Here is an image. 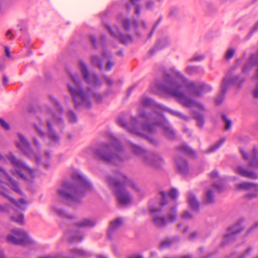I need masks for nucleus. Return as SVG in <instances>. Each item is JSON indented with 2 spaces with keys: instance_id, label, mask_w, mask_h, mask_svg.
Returning a JSON list of instances; mask_svg holds the SVG:
<instances>
[{
  "instance_id": "e433bc0d",
  "label": "nucleus",
  "mask_w": 258,
  "mask_h": 258,
  "mask_svg": "<svg viewBox=\"0 0 258 258\" xmlns=\"http://www.w3.org/2000/svg\"><path fill=\"white\" fill-rule=\"evenodd\" d=\"M91 62L94 66H96L101 70L103 68V64L100 58L97 55H92L91 56Z\"/></svg>"
},
{
  "instance_id": "a19ab883",
  "label": "nucleus",
  "mask_w": 258,
  "mask_h": 258,
  "mask_svg": "<svg viewBox=\"0 0 258 258\" xmlns=\"http://www.w3.org/2000/svg\"><path fill=\"white\" fill-rule=\"evenodd\" d=\"M68 119L71 123H74L77 122L78 118L75 112L72 110H69L68 112Z\"/></svg>"
},
{
  "instance_id": "7c9ffc66",
  "label": "nucleus",
  "mask_w": 258,
  "mask_h": 258,
  "mask_svg": "<svg viewBox=\"0 0 258 258\" xmlns=\"http://www.w3.org/2000/svg\"><path fill=\"white\" fill-rule=\"evenodd\" d=\"M187 201L189 206L192 210L196 211L199 208V203L195 196L189 192L187 196Z\"/></svg>"
},
{
  "instance_id": "f03ea898",
  "label": "nucleus",
  "mask_w": 258,
  "mask_h": 258,
  "mask_svg": "<svg viewBox=\"0 0 258 258\" xmlns=\"http://www.w3.org/2000/svg\"><path fill=\"white\" fill-rule=\"evenodd\" d=\"M153 115L156 117V118H149L145 112L140 113V116L143 118H145L147 121H150L149 123H142L141 128L136 126L139 124V122L134 118H132L131 125L127 126L124 122L122 119L120 118L118 120V123L121 127L126 129L129 133L138 136L144 137L149 142L153 145H157L158 142L155 139L147 137L143 132H147L150 134L154 133L156 131V126H160L163 131V135L167 139L173 140L176 138V134L174 130L171 126L168 121L164 117L161 113L153 112Z\"/></svg>"
},
{
  "instance_id": "49530a36",
  "label": "nucleus",
  "mask_w": 258,
  "mask_h": 258,
  "mask_svg": "<svg viewBox=\"0 0 258 258\" xmlns=\"http://www.w3.org/2000/svg\"><path fill=\"white\" fill-rule=\"evenodd\" d=\"M205 56L203 55H195L192 58L189 59L190 62L192 61H199L204 59Z\"/></svg>"
},
{
  "instance_id": "aec40b11",
  "label": "nucleus",
  "mask_w": 258,
  "mask_h": 258,
  "mask_svg": "<svg viewBox=\"0 0 258 258\" xmlns=\"http://www.w3.org/2000/svg\"><path fill=\"white\" fill-rule=\"evenodd\" d=\"M240 152L244 159L250 160L249 166L258 169V148L253 147L249 156L241 148L240 149Z\"/></svg>"
},
{
  "instance_id": "72a5a7b5",
  "label": "nucleus",
  "mask_w": 258,
  "mask_h": 258,
  "mask_svg": "<svg viewBox=\"0 0 258 258\" xmlns=\"http://www.w3.org/2000/svg\"><path fill=\"white\" fill-rule=\"evenodd\" d=\"M204 202L206 204H211L214 202V196L212 190L209 189L204 198Z\"/></svg>"
},
{
  "instance_id": "338daca9",
  "label": "nucleus",
  "mask_w": 258,
  "mask_h": 258,
  "mask_svg": "<svg viewBox=\"0 0 258 258\" xmlns=\"http://www.w3.org/2000/svg\"><path fill=\"white\" fill-rule=\"evenodd\" d=\"M128 258H143L142 256L138 254H132L130 255Z\"/></svg>"
},
{
  "instance_id": "4c0bfd02",
  "label": "nucleus",
  "mask_w": 258,
  "mask_h": 258,
  "mask_svg": "<svg viewBox=\"0 0 258 258\" xmlns=\"http://www.w3.org/2000/svg\"><path fill=\"white\" fill-rule=\"evenodd\" d=\"M225 142L224 139H222L219 141L216 144L211 146L207 150L205 151L206 153H210L215 152Z\"/></svg>"
},
{
  "instance_id": "6e6d98bb",
  "label": "nucleus",
  "mask_w": 258,
  "mask_h": 258,
  "mask_svg": "<svg viewBox=\"0 0 258 258\" xmlns=\"http://www.w3.org/2000/svg\"><path fill=\"white\" fill-rule=\"evenodd\" d=\"M154 6V3L152 1H148L146 5V8L148 10H152Z\"/></svg>"
},
{
  "instance_id": "f3484780",
  "label": "nucleus",
  "mask_w": 258,
  "mask_h": 258,
  "mask_svg": "<svg viewBox=\"0 0 258 258\" xmlns=\"http://www.w3.org/2000/svg\"><path fill=\"white\" fill-rule=\"evenodd\" d=\"M238 189H244L248 192L245 198L248 200L255 199L258 197V184L253 182H243L236 185Z\"/></svg>"
},
{
  "instance_id": "bf43d9fd",
  "label": "nucleus",
  "mask_w": 258,
  "mask_h": 258,
  "mask_svg": "<svg viewBox=\"0 0 258 258\" xmlns=\"http://www.w3.org/2000/svg\"><path fill=\"white\" fill-rule=\"evenodd\" d=\"M210 177L212 179H215L218 177V173L216 171H213L210 174Z\"/></svg>"
},
{
  "instance_id": "c9c22d12",
  "label": "nucleus",
  "mask_w": 258,
  "mask_h": 258,
  "mask_svg": "<svg viewBox=\"0 0 258 258\" xmlns=\"http://www.w3.org/2000/svg\"><path fill=\"white\" fill-rule=\"evenodd\" d=\"M194 118L197 120V126L201 128L203 127L205 123L204 115L198 112H195Z\"/></svg>"
},
{
  "instance_id": "c85d7f7f",
  "label": "nucleus",
  "mask_w": 258,
  "mask_h": 258,
  "mask_svg": "<svg viewBox=\"0 0 258 258\" xmlns=\"http://www.w3.org/2000/svg\"><path fill=\"white\" fill-rule=\"evenodd\" d=\"M97 223V221L94 218H85L81 220L77 223V226L79 228H91L94 226Z\"/></svg>"
},
{
  "instance_id": "8fccbe9b",
  "label": "nucleus",
  "mask_w": 258,
  "mask_h": 258,
  "mask_svg": "<svg viewBox=\"0 0 258 258\" xmlns=\"http://www.w3.org/2000/svg\"><path fill=\"white\" fill-rule=\"evenodd\" d=\"M34 127L35 128L36 131L37 132L38 134L41 136V137H44L45 135V133L43 131V130L41 128L40 126H39L36 124H34Z\"/></svg>"
},
{
  "instance_id": "de8ad7c7",
  "label": "nucleus",
  "mask_w": 258,
  "mask_h": 258,
  "mask_svg": "<svg viewBox=\"0 0 258 258\" xmlns=\"http://www.w3.org/2000/svg\"><path fill=\"white\" fill-rule=\"evenodd\" d=\"M192 214L188 211H185L181 215V218L183 219L189 220L192 219Z\"/></svg>"
},
{
  "instance_id": "0e129e2a",
  "label": "nucleus",
  "mask_w": 258,
  "mask_h": 258,
  "mask_svg": "<svg viewBox=\"0 0 258 258\" xmlns=\"http://www.w3.org/2000/svg\"><path fill=\"white\" fill-rule=\"evenodd\" d=\"M258 227V222L256 221L255 222L253 225L249 228V229L248 230V232H251L252 231H253V230H254L255 229H256V228Z\"/></svg>"
},
{
  "instance_id": "7ed1b4c3",
  "label": "nucleus",
  "mask_w": 258,
  "mask_h": 258,
  "mask_svg": "<svg viewBox=\"0 0 258 258\" xmlns=\"http://www.w3.org/2000/svg\"><path fill=\"white\" fill-rule=\"evenodd\" d=\"M73 180L78 185L69 181L64 182L63 186L57 189V194L61 201L70 205L78 203L85 193L93 189L91 183L86 177L79 171L72 174Z\"/></svg>"
},
{
  "instance_id": "0eeeda50",
  "label": "nucleus",
  "mask_w": 258,
  "mask_h": 258,
  "mask_svg": "<svg viewBox=\"0 0 258 258\" xmlns=\"http://www.w3.org/2000/svg\"><path fill=\"white\" fill-rule=\"evenodd\" d=\"M0 195L7 198L10 202L13 205V207L10 205H0V212L3 213H9L11 214L14 212V214L10 216V220L15 222L20 225L24 224V215L22 213H18V210L24 211L26 209L27 202L23 199H21L19 200H16L12 197L9 196V190L4 187V183L0 179Z\"/></svg>"
},
{
  "instance_id": "ddd939ff",
  "label": "nucleus",
  "mask_w": 258,
  "mask_h": 258,
  "mask_svg": "<svg viewBox=\"0 0 258 258\" xmlns=\"http://www.w3.org/2000/svg\"><path fill=\"white\" fill-rule=\"evenodd\" d=\"M150 211L153 217V221L156 226L162 228L165 226L168 221L174 222L177 218L176 208L172 207L170 208L168 215V219L159 215L161 212V208H153L150 207Z\"/></svg>"
},
{
  "instance_id": "a18cd8bd",
  "label": "nucleus",
  "mask_w": 258,
  "mask_h": 258,
  "mask_svg": "<svg viewBox=\"0 0 258 258\" xmlns=\"http://www.w3.org/2000/svg\"><path fill=\"white\" fill-rule=\"evenodd\" d=\"M157 105L159 107V111L160 110L167 111L169 112L171 114L174 115V116L175 115L176 112L177 111L168 109L162 105Z\"/></svg>"
},
{
  "instance_id": "6ab92c4d",
  "label": "nucleus",
  "mask_w": 258,
  "mask_h": 258,
  "mask_svg": "<svg viewBox=\"0 0 258 258\" xmlns=\"http://www.w3.org/2000/svg\"><path fill=\"white\" fill-rule=\"evenodd\" d=\"M243 230V227L239 223L230 227L227 234L224 237L222 244L225 245L233 241L238 233Z\"/></svg>"
},
{
  "instance_id": "4468645a",
  "label": "nucleus",
  "mask_w": 258,
  "mask_h": 258,
  "mask_svg": "<svg viewBox=\"0 0 258 258\" xmlns=\"http://www.w3.org/2000/svg\"><path fill=\"white\" fill-rule=\"evenodd\" d=\"M141 103L142 105L143 106H145V107L154 106V111H153L151 113H149L148 112H147L146 110H140L139 111V112L138 113V116L140 117V120H138L136 118L134 117V118H135L136 119V120L139 122V124L137 125L136 126H137L139 128H141V125H142V123H150V121H147V119H146L145 118H143L142 117H141L140 116V113L145 112L147 114V116H149V118L152 117V118H153L154 119L156 118L157 117L156 116L154 117V115H152L153 112H156L157 113H161L159 111V107H158V106L157 105H159V104H156V103H154L153 100H152L151 99H150V98H148V97H147L146 96H143L141 98ZM133 118H134V117H132L131 118L130 122L126 123L125 120H124V119L123 118L119 117L118 118V119H117V123H118V125L121 126L118 123V120H119V119L121 118V119H122L123 120L124 123L127 126L131 125V126H133V124L132 123V120Z\"/></svg>"
},
{
  "instance_id": "f8f14e48",
  "label": "nucleus",
  "mask_w": 258,
  "mask_h": 258,
  "mask_svg": "<svg viewBox=\"0 0 258 258\" xmlns=\"http://www.w3.org/2000/svg\"><path fill=\"white\" fill-rule=\"evenodd\" d=\"M245 80L243 75H235L230 77L229 74L226 75L223 78L221 84V94L216 98L215 103L217 105H220L224 99V94L227 92L229 88L234 85L237 87H240Z\"/></svg>"
},
{
  "instance_id": "864d4df0",
  "label": "nucleus",
  "mask_w": 258,
  "mask_h": 258,
  "mask_svg": "<svg viewBox=\"0 0 258 258\" xmlns=\"http://www.w3.org/2000/svg\"><path fill=\"white\" fill-rule=\"evenodd\" d=\"M175 116L179 117V118L184 119L185 120H188L189 119V118L187 116L183 115L182 113L178 112V111H176V114Z\"/></svg>"
},
{
  "instance_id": "a878e982",
  "label": "nucleus",
  "mask_w": 258,
  "mask_h": 258,
  "mask_svg": "<svg viewBox=\"0 0 258 258\" xmlns=\"http://www.w3.org/2000/svg\"><path fill=\"white\" fill-rule=\"evenodd\" d=\"M234 171L236 173L244 177L251 179H256L258 177L257 175L254 172L247 170L241 166L236 167Z\"/></svg>"
},
{
  "instance_id": "1a4fd4ad",
  "label": "nucleus",
  "mask_w": 258,
  "mask_h": 258,
  "mask_svg": "<svg viewBox=\"0 0 258 258\" xmlns=\"http://www.w3.org/2000/svg\"><path fill=\"white\" fill-rule=\"evenodd\" d=\"M7 158L13 167V169L10 170L12 175H17L26 182H33L34 178V170L28 167L22 160L16 158L12 153L8 154Z\"/></svg>"
},
{
  "instance_id": "37998d69",
  "label": "nucleus",
  "mask_w": 258,
  "mask_h": 258,
  "mask_svg": "<svg viewBox=\"0 0 258 258\" xmlns=\"http://www.w3.org/2000/svg\"><path fill=\"white\" fill-rule=\"evenodd\" d=\"M222 119L223 120V121L225 123V129L226 130H228L231 128L232 122L231 120L228 119L226 116L224 114H223L222 115Z\"/></svg>"
},
{
  "instance_id": "39448f33",
  "label": "nucleus",
  "mask_w": 258,
  "mask_h": 258,
  "mask_svg": "<svg viewBox=\"0 0 258 258\" xmlns=\"http://www.w3.org/2000/svg\"><path fill=\"white\" fill-rule=\"evenodd\" d=\"M72 83L68 84L69 92L73 98L75 107L77 109H89L92 106L90 96H92L96 102L101 103L102 95L99 92H93L90 88L84 90L80 78L77 76L70 74Z\"/></svg>"
},
{
  "instance_id": "2eb2a0df",
  "label": "nucleus",
  "mask_w": 258,
  "mask_h": 258,
  "mask_svg": "<svg viewBox=\"0 0 258 258\" xmlns=\"http://www.w3.org/2000/svg\"><path fill=\"white\" fill-rule=\"evenodd\" d=\"M79 67L87 84L94 87H99L101 85V82L97 75L94 73H90L87 64L82 60L79 61Z\"/></svg>"
},
{
  "instance_id": "69168bd1",
  "label": "nucleus",
  "mask_w": 258,
  "mask_h": 258,
  "mask_svg": "<svg viewBox=\"0 0 258 258\" xmlns=\"http://www.w3.org/2000/svg\"><path fill=\"white\" fill-rule=\"evenodd\" d=\"M198 235V233L197 232H192L189 236V239L190 240L194 239Z\"/></svg>"
},
{
  "instance_id": "bb28decb",
  "label": "nucleus",
  "mask_w": 258,
  "mask_h": 258,
  "mask_svg": "<svg viewBox=\"0 0 258 258\" xmlns=\"http://www.w3.org/2000/svg\"><path fill=\"white\" fill-rule=\"evenodd\" d=\"M175 163L179 172L182 174H186L188 171V166L185 160L180 157H176Z\"/></svg>"
},
{
  "instance_id": "6e6552de",
  "label": "nucleus",
  "mask_w": 258,
  "mask_h": 258,
  "mask_svg": "<svg viewBox=\"0 0 258 258\" xmlns=\"http://www.w3.org/2000/svg\"><path fill=\"white\" fill-rule=\"evenodd\" d=\"M37 118L40 126H44V120L47 127V137L51 144H58L60 138L57 133L52 128V121H54L57 123L60 124L63 122L61 117L56 116L53 112L51 108L47 105H44L40 109V113L37 115Z\"/></svg>"
},
{
  "instance_id": "052dcab7",
  "label": "nucleus",
  "mask_w": 258,
  "mask_h": 258,
  "mask_svg": "<svg viewBox=\"0 0 258 258\" xmlns=\"http://www.w3.org/2000/svg\"><path fill=\"white\" fill-rule=\"evenodd\" d=\"M9 80L8 77L6 75L3 76V85L4 86H7L8 84Z\"/></svg>"
},
{
  "instance_id": "f257e3e1",
  "label": "nucleus",
  "mask_w": 258,
  "mask_h": 258,
  "mask_svg": "<svg viewBox=\"0 0 258 258\" xmlns=\"http://www.w3.org/2000/svg\"><path fill=\"white\" fill-rule=\"evenodd\" d=\"M171 71L174 78L169 74H165L163 76V82L156 81V87L159 90L175 97L180 103L186 107L196 105L204 110L203 105L196 103L186 96L182 89L183 86L195 96H200L211 91L212 89V87L203 82L195 83L188 81L184 76L175 68H172Z\"/></svg>"
},
{
  "instance_id": "412c9836",
  "label": "nucleus",
  "mask_w": 258,
  "mask_h": 258,
  "mask_svg": "<svg viewBox=\"0 0 258 258\" xmlns=\"http://www.w3.org/2000/svg\"><path fill=\"white\" fill-rule=\"evenodd\" d=\"M106 25L111 35L118 38L121 43L126 44L132 41V37L128 35H124L121 34L118 27L115 26L112 29L109 26Z\"/></svg>"
},
{
  "instance_id": "3c124183",
  "label": "nucleus",
  "mask_w": 258,
  "mask_h": 258,
  "mask_svg": "<svg viewBox=\"0 0 258 258\" xmlns=\"http://www.w3.org/2000/svg\"><path fill=\"white\" fill-rule=\"evenodd\" d=\"M252 250V248L248 247L238 258H245L248 256Z\"/></svg>"
},
{
  "instance_id": "58836bf2",
  "label": "nucleus",
  "mask_w": 258,
  "mask_h": 258,
  "mask_svg": "<svg viewBox=\"0 0 258 258\" xmlns=\"http://www.w3.org/2000/svg\"><path fill=\"white\" fill-rule=\"evenodd\" d=\"M175 239L173 238H167L162 241L160 244V248H165L171 246L174 242Z\"/></svg>"
},
{
  "instance_id": "dca6fc26",
  "label": "nucleus",
  "mask_w": 258,
  "mask_h": 258,
  "mask_svg": "<svg viewBox=\"0 0 258 258\" xmlns=\"http://www.w3.org/2000/svg\"><path fill=\"white\" fill-rule=\"evenodd\" d=\"M19 142H16V145L18 149L21 150L30 158H34L37 164L41 163L40 157L35 154L32 150L29 143L25 137L20 133H18Z\"/></svg>"
},
{
  "instance_id": "a211bd4d",
  "label": "nucleus",
  "mask_w": 258,
  "mask_h": 258,
  "mask_svg": "<svg viewBox=\"0 0 258 258\" xmlns=\"http://www.w3.org/2000/svg\"><path fill=\"white\" fill-rule=\"evenodd\" d=\"M158 196L160 197V205L163 207L165 205H168L169 203L168 197L174 201H176L178 196V192L175 188H172L169 191L166 192L164 190L160 191Z\"/></svg>"
},
{
  "instance_id": "5701e85b",
  "label": "nucleus",
  "mask_w": 258,
  "mask_h": 258,
  "mask_svg": "<svg viewBox=\"0 0 258 258\" xmlns=\"http://www.w3.org/2000/svg\"><path fill=\"white\" fill-rule=\"evenodd\" d=\"M0 172H1L2 174L1 175H0V176L2 178L5 177L6 178H7L8 181L7 185L14 191L16 192L17 193L20 195H22V192L19 187L18 182L13 179L11 177H10L8 174L7 172L3 168H2L1 167Z\"/></svg>"
},
{
  "instance_id": "c756f323",
  "label": "nucleus",
  "mask_w": 258,
  "mask_h": 258,
  "mask_svg": "<svg viewBox=\"0 0 258 258\" xmlns=\"http://www.w3.org/2000/svg\"><path fill=\"white\" fill-rule=\"evenodd\" d=\"M122 222V219L121 218H118L110 222L107 232L108 237H111V235L121 226Z\"/></svg>"
},
{
  "instance_id": "13d9d810",
  "label": "nucleus",
  "mask_w": 258,
  "mask_h": 258,
  "mask_svg": "<svg viewBox=\"0 0 258 258\" xmlns=\"http://www.w3.org/2000/svg\"><path fill=\"white\" fill-rule=\"evenodd\" d=\"M90 41H91L93 47L95 48H97L95 37L93 35H91L90 36Z\"/></svg>"
},
{
  "instance_id": "603ef678",
  "label": "nucleus",
  "mask_w": 258,
  "mask_h": 258,
  "mask_svg": "<svg viewBox=\"0 0 258 258\" xmlns=\"http://www.w3.org/2000/svg\"><path fill=\"white\" fill-rule=\"evenodd\" d=\"M103 78L104 79V80L106 81V84L109 86L112 85V84H113V80H112V79H111L110 77H108L106 76H103Z\"/></svg>"
},
{
  "instance_id": "393cba45",
  "label": "nucleus",
  "mask_w": 258,
  "mask_h": 258,
  "mask_svg": "<svg viewBox=\"0 0 258 258\" xmlns=\"http://www.w3.org/2000/svg\"><path fill=\"white\" fill-rule=\"evenodd\" d=\"M258 63V50L256 53L252 54L246 63L243 67L242 72L243 74L247 73L251 70L252 67Z\"/></svg>"
},
{
  "instance_id": "ea45409f",
  "label": "nucleus",
  "mask_w": 258,
  "mask_h": 258,
  "mask_svg": "<svg viewBox=\"0 0 258 258\" xmlns=\"http://www.w3.org/2000/svg\"><path fill=\"white\" fill-rule=\"evenodd\" d=\"M84 237L83 233L77 231L71 235V240L72 241L81 242L83 240Z\"/></svg>"
},
{
  "instance_id": "4be33fe9",
  "label": "nucleus",
  "mask_w": 258,
  "mask_h": 258,
  "mask_svg": "<svg viewBox=\"0 0 258 258\" xmlns=\"http://www.w3.org/2000/svg\"><path fill=\"white\" fill-rule=\"evenodd\" d=\"M92 255L91 252L78 248H71L64 258L89 257Z\"/></svg>"
},
{
  "instance_id": "4d7b16f0",
  "label": "nucleus",
  "mask_w": 258,
  "mask_h": 258,
  "mask_svg": "<svg viewBox=\"0 0 258 258\" xmlns=\"http://www.w3.org/2000/svg\"><path fill=\"white\" fill-rule=\"evenodd\" d=\"M213 186L216 188L219 191H222L223 189V186L221 184H217L214 183L213 184Z\"/></svg>"
},
{
  "instance_id": "e2e57ef3",
  "label": "nucleus",
  "mask_w": 258,
  "mask_h": 258,
  "mask_svg": "<svg viewBox=\"0 0 258 258\" xmlns=\"http://www.w3.org/2000/svg\"><path fill=\"white\" fill-rule=\"evenodd\" d=\"M141 27L142 29L143 32H146L147 26L146 23L144 21H141Z\"/></svg>"
},
{
  "instance_id": "09e8293b",
  "label": "nucleus",
  "mask_w": 258,
  "mask_h": 258,
  "mask_svg": "<svg viewBox=\"0 0 258 258\" xmlns=\"http://www.w3.org/2000/svg\"><path fill=\"white\" fill-rule=\"evenodd\" d=\"M234 54V50L233 49L230 48L229 49L225 54V58L226 59H231Z\"/></svg>"
},
{
  "instance_id": "79ce46f5",
  "label": "nucleus",
  "mask_w": 258,
  "mask_h": 258,
  "mask_svg": "<svg viewBox=\"0 0 258 258\" xmlns=\"http://www.w3.org/2000/svg\"><path fill=\"white\" fill-rule=\"evenodd\" d=\"M56 213L61 217H67L68 218H72L73 216L70 214L68 213L62 209H56Z\"/></svg>"
},
{
  "instance_id": "9b49d317",
  "label": "nucleus",
  "mask_w": 258,
  "mask_h": 258,
  "mask_svg": "<svg viewBox=\"0 0 258 258\" xmlns=\"http://www.w3.org/2000/svg\"><path fill=\"white\" fill-rule=\"evenodd\" d=\"M7 240L12 244L25 246H34L36 244L35 241L27 232L19 228L12 229L8 235Z\"/></svg>"
},
{
  "instance_id": "c03bdc74",
  "label": "nucleus",
  "mask_w": 258,
  "mask_h": 258,
  "mask_svg": "<svg viewBox=\"0 0 258 258\" xmlns=\"http://www.w3.org/2000/svg\"><path fill=\"white\" fill-rule=\"evenodd\" d=\"M0 126L6 131H8L10 128L8 123L2 118H0Z\"/></svg>"
},
{
  "instance_id": "b1692460",
  "label": "nucleus",
  "mask_w": 258,
  "mask_h": 258,
  "mask_svg": "<svg viewBox=\"0 0 258 258\" xmlns=\"http://www.w3.org/2000/svg\"><path fill=\"white\" fill-rule=\"evenodd\" d=\"M131 25L135 28L137 35L139 36V37H141L142 34L139 30L138 31L139 23H138L137 19L133 18L132 21L129 19H125L123 20L122 26L126 31H128L130 30Z\"/></svg>"
},
{
  "instance_id": "774afa93",
  "label": "nucleus",
  "mask_w": 258,
  "mask_h": 258,
  "mask_svg": "<svg viewBox=\"0 0 258 258\" xmlns=\"http://www.w3.org/2000/svg\"><path fill=\"white\" fill-rule=\"evenodd\" d=\"M39 258H58L57 256L47 255L44 256L40 257Z\"/></svg>"
},
{
  "instance_id": "9d476101",
  "label": "nucleus",
  "mask_w": 258,
  "mask_h": 258,
  "mask_svg": "<svg viewBox=\"0 0 258 258\" xmlns=\"http://www.w3.org/2000/svg\"><path fill=\"white\" fill-rule=\"evenodd\" d=\"M129 148L134 154L141 157L142 163L146 166L158 167L163 161L159 154L147 152L132 142H129Z\"/></svg>"
},
{
  "instance_id": "cd10ccee",
  "label": "nucleus",
  "mask_w": 258,
  "mask_h": 258,
  "mask_svg": "<svg viewBox=\"0 0 258 258\" xmlns=\"http://www.w3.org/2000/svg\"><path fill=\"white\" fill-rule=\"evenodd\" d=\"M170 43V39L167 36L161 37L158 41L156 46L150 51L151 53H154L158 50H160L168 46Z\"/></svg>"
},
{
  "instance_id": "5fc2aeb1",
  "label": "nucleus",
  "mask_w": 258,
  "mask_h": 258,
  "mask_svg": "<svg viewBox=\"0 0 258 258\" xmlns=\"http://www.w3.org/2000/svg\"><path fill=\"white\" fill-rule=\"evenodd\" d=\"M114 64V62L111 60H108L106 65V70L107 71L110 70Z\"/></svg>"
},
{
  "instance_id": "f704fd0d",
  "label": "nucleus",
  "mask_w": 258,
  "mask_h": 258,
  "mask_svg": "<svg viewBox=\"0 0 258 258\" xmlns=\"http://www.w3.org/2000/svg\"><path fill=\"white\" fill-rule=\"evenodd\" d=\"M185 72L189 75H195L203 72V70L199 66H187L185 69Z\"/></svg>"
},
{
  "instance_id": "2f4dec72",
  "label": "nucleus",
  "mask_w": 258,
  "mask_h": 258,
  "mask_svg": "<svg viewBox=\"0 0 258 258\" xmlns=\"http://www.w3.org/2000/svg\"><path fill=\"white\" fill-rule=\"evenodd\" d=\"M176 150L179 153H183L190 156H194L195 154L194 151L185 144L178 146L176 148Z\"/></svg>"
},
{
  "instance_id": "473e14b6",
  "label": "nucleus",
  "mask_w": 258,
  "mask_h": 258,
  "mask_svg": "<svg viewBox=\"0 0 258 258\" xmlns=\"http://www.w3.org/2000/svg\"><path fill=\"white\" fill-rule=\"evenodd\" d=\"M48 97L49 101L53 105L55 109L61 114L63 113V109L58 100L52 95H49Z\"/></svg>"
},
{
  "instance_id": "680f3d73",
  "label": "nucleus",
  "mask_w": 258,
  "mask_h": 258,
  "mask_svg": "<svg viewBox=\"0 0 258 258\" xmlns=\"http://www.w3.org/2000/svg\"><path fill=\"white\" fill-rule=\"evenodd\" d=\"M103 57L105 58H109L111 57V53L107 51L104 50L102 53Z\"/></svg>"
},
{
  "instance_id": "20e7f679",
  "label": "nucleus",
  "mask_w": 258,
  "mask_h": 258,
  "mask_svg": "<svg viewBox=\"0 0 258 258\" xmlns=\"http://www.w3.org/2000/svg\"><path fill=\"white\" fill-rule=\"evenodd\" d=\"M84 153L94 156L98 160L115 164L128 158L119 141L114 137L111 138L110 145L103 144L99 148L92 146L86 148Z\"/></svg>"
},
{
  "instance_id": "423d86ee",
  "label": "nucleus",
  "mask_w": 258,
  "mask_h": 258,
  "mask_svg": "<svg viewBox=\"0 0 258 258\" xmlns=\"http://www.w3.org/2000/svg\"><path fill=\"white\" fill-rule=\"evenodd\" d=\"M104 180L113 189L118 203L121 205H127L132 201L131 196L125 186H131L136 191H139L138 186L120 171H116L115 178L107 175L105 177Z\"/></svg>"
}]
</instances>
